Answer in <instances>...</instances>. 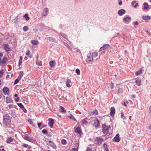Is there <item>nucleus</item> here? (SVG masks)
Returning <instances> with one entry per match:
<instances>
[{"instance_id": "nucleus-1", "label": "nucleus", "mask_w": 151, "mask_h": 151, "mask_svg": "<svg viewBox=\"0 0 151 151\" xmlns=\"http://www.w3.org/2000/svg\"><path fill=\"white\" fill-rule=\"evenodd\" d=\"M103 132V133L108 136L110 135L112 133V130L110 126H106L105 124L102 125Z\"/></svg>"}, {"instance_id": "nucleus-2", "label": "nucleus", "mask_w": 151, "mask_h": 151, "mask_svg": "<svg viewBox=\"0 0 151 151\" xmlns=\"http://www.w3.org/2000/svg\"><path fill=\"white\" fill-rule=\"evenodd\" d=\"M11 121L9 116L8 114H6L3 116V122L4 124L7 126L11 123Z\"/></svg>"}, {"instance_id": "nucleus-3", "label": "nucleus", "mask_w": 151, "mask_h": 151, "mask_svg": "<svg viewBox=\"0 0 151 151\" xmlns=\"http://www.w3.org/2000/svg\"><path fill=\"white\" fill-rule=\"evenodd\" d=\"M87 58L86 59V61L88 62H92L93 60V57L92 53L89 52L87 55Z\"/></svg>"}, {"instance_id": "nucleus-4", "label": "nucleus", "mask_w": 151, "mask_h": 151, "mask_svg": "<svg viewBox=\"0 0 151 151\" xmlns=\"http://www.w3.org/2000/svg\"><path fill=\"white\" fill-rule=\"evenodd\" d=\"M47 145L55 149H56V146L54 143L51 140H49L47 143Z\"/></svg>"}, {"instance_id": "nucleus-5", "label": "nucleus", "mask_w": 151, "mask_h": 151, "mask_svg": "<svg viewBox=\"0 0 151 151\" xmlns=\"http://www.w3.org/2000/svg\"><path fill=\"white\" fill-rule=\"evenodd\" d=\"M131 19V18L129 16L124 17L123 19L124 22L125 23H129Z\"/></svg>"}, {"instance_id": "nucleus-6", "label": "nucleus", "mask_w": 151, "mask_h": 151, "mask_svg": "<svg viewBox=\"0 0 151 151\" xmlns=\"http://www.w3.org/2000/svg\"><path fill=\"white\" fill-rule=\"evenodd\" d=\"M113 141L115 142H119L120 139L119 138V134H117L113 139Z\"/></svg>"}, {"instance_id": "nucleus-7", "label": "nucleus", "mask_w": 151, "mask_h": 151, "mask_svg": "<svg viewBox=\"0 0 151 151\" xmlns=\"http://www.w3.org/2000/svg\"><path fill=\"white\" fill-rule=\"evenodd\" d=\"M8 60V59L6 56H4L2 60H0V64L1 65H3Z\"/></svg>"}, {"instance_id": "nucleus-8", "label": "nucleus", "mask_w": 151, "mask_h": 151, "mask_svg": "<svg viewBox=\"0 0 151 151\" xmlns=\"http://www.w3.org/2000/svg\"><path fill=\"white\" fill-rule=\"evenodd\" d=\"M3 91L4 94L9 95V89L7 87H4L3 89Z\"/></svg>"}, {"instance_id": "nucleus-9", "label": "nucleus", "mask_w": 151, "mask_h": 151, "mask_svg": "<svg viewBox=\"0 0 151 151\" xmlns=\"http://www.w3.org/2000/svg\"><path fill=\"white\" fill-rule=\"evenodd\" d=\"M99 125V122L98 119H96L94 120L93 126L96 128L98 127Z\"/></svg>"}, {"instance_id": "nucleus-10", "label": "nucleus", "mask_w": 151, "mask_h": 151, "mask_svg": "<svg viewBox=\"0 0 151 151\" xmlns=\"http://www.w3.org/2000/svg\"><path fill=\"white\" fill-rule=\"evenodd\" d=\"M73 147L72 151H78L79 148V144L77 143H76Z\"/></svg>"}, {"instance_id": "nucleus-11", "label": "nucleus", "mask_w": 151, "mask_h": 151, "mask_svg": "<svg viewBox=\"0 0 151 151\" xmlns=\"http://www.w3.org/2000/svg\"><path fill=\"white\" fill-rule=\"evenodd\" d=\"M66 86L68 87H70L71 86V82L70 80L68 78L65 81Z\"/></svg>"}, {"instance_id": "nucleus-12", "label": "nucleus", "mask_w": 151, "mask_h": 151, "mask_svg": "<svg viewBox=\"0 0 151 151\" xmlns=\"http://www.w3.org/2000/svg\"><path fill=\"white\" fill-rule=\"evenodd\" d=\"M96 139L97 143L98 144L101 145V144L102 142L104 141V139L101 138V137H97Z\"/></svg>"}, {"instance_id": "nucleus-13", "label": "nucleus", "mask_w": 151, "mask_h": 151, "mask_svg": "<svg viewBox=\"0 0 151 151\" xmlns=\"http://www.w3.org/2000/svg\"><path fill=\"white\" fill-rule=\"evenodd\" d=\"M49 122L48 123V124L50 127L52 128L54 124V120L52 119H49Z\"/></svg>"}, {"instance_id": "nucleus-14", "label": "nucleus", "mask_w": 151, "mask_h": 151, "mask_svg": "<svg viewBox=\"0 0 151 151\" xmlns=\"http://www.w3.org/2000/svg\"><path fill=\"white\" fill-rule=\"evenodd\" d=\"M125 13V11L123 9H121L119 10L118 12V14L119 16H122L123 14Z\"/></svg>"}, {"instance_id": "nucleus-15", "label": "nucleus", "mask_w": 151, "mask_h": 151, "mask_svg": "<svg viewBox=\"0 0 151 151\" xmlns=\"http://www.w3.org/2000/svg\"><path fill=\"white\" fill-rule=\"evenodd\" d=\"M115 112V109L114 107H112L110 109V115L111 116H114Z\"/></svg>"}, {"instance_id": "nucleus-16", "label": "nucleus", "mask_w": 151, "mask_h": 151, "mask_svg": "<svg viewBox=\"0 0 151 151\" xmlns=\"http://www.w3.org/2000/svg\"><path fill=\"white\" fill-rule=\"evenodd\" d=\"M135 83H136L137 85L138 86H140L141 85V80L140 78H137L135 79Z\"/></svg>"}, {"instance_id": "nucleus-17", "label": "nucleus", "mask_w": 151, "mask_h": 151, "mask_svg": "<svg viewBox=\"0 0 151 151\" xmlns=\"http://www.w3.org/2000/svg\"><path fill=\"white\" fill-rule=\"evenodd\" d=\"M27 140L32 142H34L35 141V140L33 139L32 137L29 136L28 137L27 139Z\"/></svg>"}, {"instance_id": "nucleus-18", "label": "nucleus", "mask_w": 151, "mask_h": 151, "mask_svg": "<svg viewBox=\"0 0 151 151\" xmlns=\"http://www.w3.org/2000/svg\"><path fill=\"white\" fill-rule=\"evenodd\" d=\"M4 49L6 52H9L10 50V48L9 45L7 44H5L4 45Z\"/></svg>"}, {"instance_id": "nucleus-19", "label": "nucleus", "mask_w": 151, "mask_h": 151, "mask_svg": "<svg viewBox=\"0 0 151 151\" xmlns=\"http://www.w3.org/2000/svg\"><path fill=\"white\" fill-rule=\"evenodd\" d=\"M6 102L7 103H13V101L12 99L8 97H7L6 98Z\"/></svg>"}, {"instance_id": "nucleus-20", "label": "nucleus", "mask_w": 151, "mask_h": 151, "mask_svg": "<svg viewBox=\"0 0 151 151\" xmlns=\"http://www.w3.org/2000/svg\"><path fill=\"white\" fill-rule=\"evenodd\" d=\"M75 132L79 134H80L81 132V131L80 128L79 127H77L76 128H75Z\"/></svg>"}, {"instance_id": "nucleus-21", "label": "nucleus", "mask_w": 151, "mask_h": 151, "mask_svg": "<svg viewBox=\"0 0 151 151\" xmlns=\"http://www.w3.org/2000/svg\"><path fill=\"white\" fill-rule=\"evenodd\" d=\"M14 139L11 137H9L7 138V140H6V142L9 143L11 142H13Z\"/></svg>"}, {"instance_id": "nucleus-22", "label": "nucleus", "mask_w": 151, "mask_h": 151, "mask_svg": "<svg viewBox=\"0 0 151 151\" xmlns=\"http://www.w3.org/2000/svg\"><path fill=\"white\" fill-rule=\"evenodd\" d=\"M31 42L33 45H37L39 43L38 41L36 40H32Z\"/></svg>"}, {"instance_id": "nucleus-23", "label": "nucleus", "mask_w": 151, "mask_h": 151, "mask_svg": "<svg viewBox=\"0 0 151 151\" xmlns=\"http://www.w3.org/2000/svg\"><path fill=\"white\" fill-rule=\"evenodd\" d=\"M108 87V89L109 91L112 90L113 89V83H112L111 84H108L107 85Z\"/></svg>"}, {"instance_id": "nucleus-24", "label": "nucleus", "mask_w": 151, "mask_h": 151, "mask_svg": "<svg viewBox=\"0 0 151 151\" xmlns=\"http://www.w3.org/2000/svg\"><path fill=\"white\" fill-rule=\"evenodd\" d=\"M136 1H133L131 3L132 6H133L134 7H136L138 5L137 3H136Z\"/></svg>"}, {"instance_id": "nucleus-25", "label": "nucleus", "mask_w": 151, "mask_h": 151, "mask_svg": "<svg viewBox=\"0 0 151 151\" xmlns=\"http://www.w3.org/2000/svg\"><path fill=\"white\" fill-rule=\"evenodd\" d=\"M64 45L69 50L72 51V48L70 47V46L66 43L63 42Z\"/></svg>"}, {"instance_id": "nucleus-26", "label": "nucleus", "mask_w": 151, "mask_h": 151, "mask_svg": "<svg viewBox=\"0 0 151 151\" xmlns=\"http://www.w3.org/2000/svg\"><path fill=\"white\" fill-rule=\"evenodd\" d=\"M143 5L144 6V7L143 8V9L145 10H146L147 9V8L149 7V5L147 3H145L143 4Z\"/></svg>"}, {"instance_id": "nucleus-27", "label": "nucleus", "mask_w": 151, "mask_h": 151, "mask_svg": "<svg viewBox=\"0 0 151 151\" xmlns=\"http://www.w3.org/2000/svg\"><path fill=\"white\" fill-rule=\"evenodd\" d=\"M142 70L141 69H139L135 73V74L136 75L138 76L142 73Z\"/></svg>"}, {"instance_id": "nucleus-28", "label": "nucleus", "mask_w": 151, "mask_h": 151, "mask_svg": "<svg viewBox=\"0 0 151 151\" xmlns=\"http://www.w3.org/2000/svg\"><path fill=\"white\" fill-rule=\"evenodd\" d=\"M55 62L54 61H50L49 63V64L50 66L52 67L54 66L55 65Z\"/></svg>"}, {"instance_id": "nucleus-29", "label": "nucleus", "mask_w": 151, "mask_h": 151, "mask_svg": "<svg viewBox=\"0 0 151 151\" xmlns=\"http://www.w3.org/2000/svg\"><path fill=\"white\" fill-rule=\"evenodd\" d=\"M23 58L22 56H21L19 57V66L20 67V65L22 63V60Z\"/></svg>"}, {"instance_id": "nucleus-30", "label": "nucleus", "mask_w": 151, "mask_h": 151, "mask_svg": "<svg viewBox=\"0 0 151 151\" xmlns=\"http://www.w3.org/2000/svg\"><path fill=\"white\" fill-rule=\"evenodd\" d=\"M142 18L145 20H147L149 19H150L151 18L150 16H143L142 17Z\"/></svg>"}, {"instance_id": "nucleus-31", "label": "nucleus", "mask_w": 151, "mask_h": 151, "mask_svg": "<svg viewBox=\"0 0 151 151\" xmlns=\"http://www.w3.org/2000/svg\"><path fill=\"white\" fill-rule=\"evenodd\" d=\"M60 109L61 110V112L63 113H65V111L64 109V108L63 107L61 106H60Z\"/></svg>"}, {"instance_id": "nucleus-32", "label": "nucleus", "mask_w": 151, "mask_h": 151, "mask_svg": "<svg viewBox=\"0 0 151 151\" xmlns=\"http://www.w3.org/2000/svg\"><path fill=\"white\" fill-rule=\"evenodd\" d=\"M60 34L65 39L67 38V35L65 34L64 33L62 32H60Z\"/></svg>"}, {"instance_id": "nucleus-33", "label": "nucleus", "mask_w": 151, "mask_h": 151, "mask_svg": "<svg viewBox=\"0 0 151 151\" xmlns=\"http://www.w3.org/2000/svg\"><path fill=\"white\" fill-rule=\"evenodd\" d=\"M23 72L22 71H20L19 73V75L18 77V78H19V79H21L23 76Z\"/></svg>"}, {"instance_id": "nucleus-34", "label": "nucleus", "mask_w": 151, "mask_h": 151, "mask_svg": "<svg viewBox=\"0 0 151 151\" xmlns=\"http://www.w3.org/2000/svg\"><path fill=\"white\" fill-rule=\"evenodd\" d=\"M103 147H104V151H109L107 147L106 144L104 143L103 145Z\"/></svg>"}, {"instance_id": "nucleus-35", "label": "nucleus", "mask_w": 151, "mask_h": 151, "mask_svg": "<svg viewBox=\"0 0 151 151\" xmlns=\"http://www.w3.org/2000/svg\"><path fill=\"white\" fill-rule=\"evenodd\" d=\"M24 17L25 18L26 20L28 21L30 19L29 17H28V15L27 14H26L24 15Z\"/></svg>"}, {"instance_id": "nucleus-36", "label": "nucleus", "mask_w": 151, "mask_h": 151, "mask_svg": "<svg viewBox=\"0 0 151 151\" xmlns=\"http://www.w3.org/2000/svg\"><path fill=\"white\" fill-rule=\"evenodd\" d=\"M48 38L50 41H52L54 42H56V39L54 38L49 37Z\"/></svg>"}, {"instance_id": "nucleus-37", "label": "nucleus", "mask_w": 151, "mask_h": 151, "mask_svg": "<svg viewBox=\"0 0 151 151\" xmlns=\"http://www.w3.org/2000/svg\"><path fill=\"white\" fill-rule=\"evenodd\" d=\"M29 29L28 28L27 26H24L23 27V30L24 31L26 32Z\"/></svg>"}, {"instance_id": "nucleus-38", "label": "nucleus", "mask_w": 151, "mask_h": 151, "mask_svg": "<svg viewBox=\"0 0 151 151\" xmlns=\"http://www.w3.org/2000/svg\"><path fill=\"white\" fill-rule=\"evenodd\" d=\"M30 52L29 50H28L26 53V55L28 56H29V58H31L32 57V56L30 55Z\"/></svg>"}, {"instance_id": "nucleus-39", "label": "nucleus", "mask_w": 151, "mask_h": 151, "mask_svg": "<svg viewBox=\"0 0 151 151\" xmlns=\"http://www.w3.org/2000/svg\"><path fill=\"white\" fill-rule=\"evenodd\" d=\"M81 122L84 125L87 124L88 123L86 119L83 120L81 121Z\"/></svg>"}, {"instance_id": "nucleus-40", "label": "nucleus", "mask_w": 151, "mask_h": 151, "mask_svg": "<svg viewBox=\"0 0 151 151\" xmlns=\"http://www.w3.org/2000/svg\"><path fill=\"white\" fill-rule=\"evenodd\" d=\"M18 106L21 108L22 109L24 107V106L21 103H19L17 104Z\"/></svg>"}, {"instance_id": "nucleus-41", "label": "nucleus", "mask_w": 151, "mask_h": 151, "mask_svg": "<svg viewBox=\"0 0 151 151\" xmlns=\"http://www.w3.org/2000/svg\"><path fill=\"white\" fill-rule=\"evenodd\" d=\"M61 143L63 145H65L67 143V141L63 139L61 140Z\"/></svg>"}, {"instance_id": "nucleus-42", "label": "nucleus", "mask_w": 151, "mask_h": 151, "mask_svg": "<svg viewBox=\"0 0 151 151\" xmlns=\"http://www.w3.org/2000/svg\"><path fill=\"white\" fill-rule=\"evenodd\" d=\"M76 73L78 75H79L80 74V71L79 69L77 68L76 70Z\"/></svg>"}, {"instance_id": "nucleus-43", "label": "nucleus", "mask_w": 151, "mask_h": 151, "mask_svg": "<svg viewBox=\"0 0 151 151\" xmlns=\"http://www.w3.org/2000/svg\"><path fill=\"white\" fill-rule=\"evenodd\" d=\"M148 115L149 116H151V106H150L148 110Z\"/></svg>"}, {"instance_id": "nucleus-44", "label": "nucleus", "mask_w": 151, "mask_h": 151, "mask_svg": "<svg viewBox=\"0 0 151 151\" xmlns=\"http://www.w3.org/2000/svg\"><path fill=\"white\" fill-rule=\"evenodd\" d=\"M103 46L104 49H106L109 46V45L108 44H106L104 45Z\"/></svg>"}, {"instance_id": "nucleus-45", "label": "nucleus", "mask_w": 151, "mask_h": 151, "mask_svg": "<svg viewBox=\"0 0 151 151\" xmlns=\"http://www.w3.org/2000/svg\"><path fill=\"white\" fill-rule=\"evenodd\" d=\"M20 79H19V78H17V79H16L15 81L14 82V84L15 85L20 80Z\"/></svg>"}, {"instance_id": "nucleus-46", "label": "nucleus", "mask_w": 151, "mask_h": 151, "mask_svg": "<svg viewBox=\"0 0 151 151\" xmlns=\"http://www.w3.org/2000/svg\"><path fill=\"white\" fill-rule=\"evenodd\" d=\"M36 64L37 65L40 66L42 65V62L41 61H37L36 62Z\"/></svg>"}, {"instance_id": "nucleus-47", "label": "nucleus", "mask_w": 151, "mask_h": 151, "mask_svg": "<svg viewBox=\"0 0 151 151\" xmlns=\"http://www.w3.org/2000/svg\"><path fill=\"white\" fill-rule=\"evenodd\" d=\"M42 132L43 133L46 134L47 133V131L45 129H43L42 130Z\"/></svg>"}, {"instance_id": "nucleus-48", "label": "nucleus", "mask_w": 151, "mask_h": 151, "mask_svg": "<svg viewBox=\"0 0 151 151\" xmlns=\"http://www.w3.org/2000/svg\"><path fill=\"white\" fill-rule=\"evenodd\" d=\"M42 124V123H38V124H37L38 127L40 129H42V128H41L40 127V126H41Z\"/></svg>"}, {"instance_id": "nucleus-49", "label": "nucleus", "mask_w": 151, "mask_h": 151, "mask_svg": "<svg viewBox=\"0 0 151 151\" xmlns=\"http://www.w3.org/2000/svg\"><path fill=\"white\" fill-rule=\"evenodd\" d=\"M121 118L123 117V119H125V117L124 116L123 113L121 112Z\"/></svg>"}, {"instance_id": "nucleus-50", "label": "nucleus", "mask_w": 151, "mask_h": 151, "mask_svg": "<svg viewBox=\"0 0 151 151\" xmlns=\"http://www.w3.org/2000/svg\"><path fill=\"white\" fill-rule=\"evenodd\" d=\"M3 70H2L0 71V78H1L2 76L3 73Z\"/></svg>"}, {"instance_id": "nucleus-51", "label": "nucleus", "mask_w": 151, "mask_h": 151, "mask_svg": "<svg viewBox=\"0 0 151 151\" xmlns=\"http://www.w3.org/2000/svg\"><path fill=\"white\" fill-rule=\"evenodd\" d=\"M68 117L71 119H73L75 118L74 116L72 114H70L69 116H68Z\"/></svg>"}, {"instance_id": "nucleus-52", "label": "nucleus", "mask_w": 151, "mask_h": 151, "mask_svg": "<svg viewBox=\"0 0 151 151\" xmlns=\"http://www.w3.org/2000/svg\"><path fill=\"white\" fill-rule=\"evenodd\" d=\"M122 0H118V2H119V5H121L122 4Z\"/></svg>"}, {"instance_id": "nucleus-53", "label": "nucleus", "mask_w": 151, "mask_h": 151, "mask_svg": "<svg viewBox=\"0 0 151 151\" xmlns=\"http://www.w3.org/2000/svg\"><path fill=\"white\" fill-rule=\"evenodd\" d=\"M28 122L31 125H32L33 122L31 119H29L28 120Z\"/></svg>"}, {"instance_id": "nucleus-54", "label": "nucleus", "mask_w": 151, "mask_h": 151, "mask_svg": "<svg viewBox=\"0 0 151 151\" xmlns=\"http://www.w3.org/2000/svg\"><path fill=\"white\" fill-rule=\"evenodd\" d=\"M48 9L47 8H45V12H46V13L44 15V16H45L47 14V12Z\"/></svg>"}, {"instance_id": "nucleus-55", "label": "nucleus", "mask_w": 151, "mask_h": 151, "mask_svg": "<svg viewBox=\"0 0 151 151\" xmlns=\"http://www.w3.org/2000/svg\"><path fill=\"white\" fill-rule=\"evenodd\" d=\"M23 146L24 147H27L28 146V145L26 144H24L23 145Z\"/></svg>"}, {"instance_id": "nucleus-56", "label": "nucleus", "mask_w": 151, "mask_h": 151, "mask_svg": "<svg viewBox=\"0 0 151 151\" xmlns=\"http://www.w3.org/2000/svg\"><path fill=\"white\" fill-rule=\"evenodd\" d=\"M28 136L27 135H25L24 137H23L25 139V140H27V139L28 138Z\"/></svg>"}, {"instance_id": "nucleus-57", "label": "nucleus", "mask_w": 151, "mask_h": 151, "mask_svg": "<svg viewBox=\"0 0 151 151\" xmlns=\"http://www.w3.org/2000/svg\"><path fill=\"white\" fill-rule=\"evenodd\" d=\"M22 109L23 111L25 113H26L27 112V110L24 108H24H23Z\"/></svg>"}, {"instance_id": "nucleus-58", "label": "nucleus", "mask_w": 151, "mask_h": 151, "mask_svg": "<svg viewBox=\"0 0 151 151\" xmlns=\"http://www.w3.org/2000/svg\"><path fill=\"white\" fill-rule=\"evenodd\" d=\"M119 92H122L123 91V89L121 88H119Z\"/></svg>"}, {"instance_id": "nucleus-59", "label": "nucleus", "mask_w": 151, "mask_h": 151, "mask_svg": "<svg viewBox=\"0 0 151 151\" xmlns=\"http://www.w3.org/2000/svg\"><path fill=\"white\" fill-rule=\"evenodd\" d=\"M19 100V97H17V98L15 99V100L16 102H18V101Z\"/></svg>"}, {"instance_id": "nucleus-60", "label": "nucleus", "mask_w": 151, "mask_h": 151, "mask_svg": "<svg viewBox=\"0 0 151 151\" xmlns=\"http://www.w3.org/2000/svg\"><path fill=\"white\" fill-rule=\"evenodd\" d=\"M104 47H103V46H102L100 48V49L99 50L101 51V50H104Z\"/></svg>"}, {"instance_id": "nucleus-61", "label": "nucleus", "mask_w": 151, "mask_h": 151, "mask_svg": "<svg viewBox=\"0 0 151 151\" xmlns=\"http://www.w3.org/2000/svg\"><path fill=\"white\" fill-rule=\"evenodd\" d=\"M148 128H149V129H151V124L149 125L148 127Z\"/></svg>"}, {"instance_id": "nucleus-62", "label": "nucleus", "mask_w": 151, "mask_h": 151, "mask_svg": "<svg viewBox=\"0 0 151 151\" xmlns=\"http://www.w3.org/2000/svg\"><path fill=\"white\" fill-rule=\"evenodd\" d=\"M97 111L96 110L95 111H94V115H96L97 114Z\"/></svg>"}, {"instance_id": "nucleus-63", "label": "nucleus", "mask_w": 151, "mask_h": 151, "mask_svg": "<svg viewBox=\"0 0 151 151\" xmlns=\"http://www.w3.org/2000/svg\"><path fill=\"white\" fill-rule=\"evenodd\" d=\"M94 55L95 56H97V54L96 53H94Z\"/></svg>"}, {"instance_id": "nucleus-64", "label": "nucleus", "mask_w": 151, "mask_h": 151, "mask_svg": "<svg viewBox=\"0 0 151 151\" xmlns=\"http://www.w3.org/2000/svg\"><path fill=\"white\" fill-rule=\"evenodd\" d=\"M147 151H151V148L149 149H148Z\"/></svg>"}]
</instances>
